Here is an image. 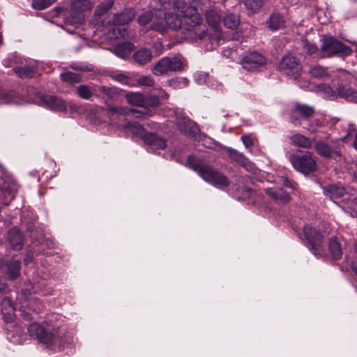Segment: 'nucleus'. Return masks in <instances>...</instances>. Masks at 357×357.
<instances>
[{
  "label": "nucleus",
  "mask_w": 357,
  "mask_h": 357,
  "mask_svg": "<svg viewBox=\"0 0 357 357\" xmlns=\"http://www.w3.org/2000/svg\"><path fill=\"white\" fill-rule=\"evenodd\" d=\"M28 331L47 349L54 351H63L73 342L72 335L63 328H45L36 322L31 323Z\"/></svg>",
  "instance_id": "obj_1"
},
{
  "label": "nucleus",
  "mask_w": 357,
  "mask_h": 357,
  "mask_svg": "<svg viewBox=\"0 0 357 357\" xmlns=\"http://www.w3.org/2000/svg\"><path fill=\"white\" fill-rule=\"evenodd\" d=\"M183 36L191 43L203 39L208 29L202 23V18L195 7L188 6L183 10Z\"/></svg>",
  "instance_id": "obj_2"
},
{
  "label": "nucleus",
  "mask_w": 357,
  "mask_h": 357,
  "mask_svg": "<svg viewBox=\"0 0 357 357\" xmlns=\"http://www.w3.org/2000/svg\"><path fill=\"white\" fill-rule=\"evenodd\" d=\"M187 164L203 180L218 188L223 189L230 185V181L226 175L200 158L189 155L187 158Z\"/></svg>",
  "instance_id": "obj_3"
},
{
  "label": "nucleus",
  "mask_w": 357,
  "mask_h": 357,
  "mask_svg": "<svg viewBox=\"0 0 357 357\" xmlns=\"http://www.w3.org/2000/svg\"><path fill=\"white\" fill-rule=\"evenodd\" d=\"M320 56L344 58L352 54L351 48L331 35H324L321 39Z\"/></svg>",
  "instance_id": "obj_4"
},
{
  "label": "nucleus",
  "mask_w": 357,
  "mask_h": 357,
  "mask_svg": "<svg viewBox=\"0 0 357 357\" xmlns=\"http://www.w3.org/2000/svg\"><path fill=\"white\" fill-rule=\"evenodd\" d=\"M185 60L181 55L165 56L160 59L152 68V73L156 76L167 74L169 71L181 72L184 70Z\"/></svg>",
  "instance_id": "obj_5"
},
{
  "label": "nucleus",
  "mask_w": 357,
  "mask_h": 357,
  "mask_svg": "<svg viewBox=\"0 0 357 357\" xmlns=\"http://www.w3.org/2000/svg\"><path fill=\"white\" fill-rule=\"evenodd\" d=\"M289 160L296 170L304 174H310L317 168V162L310 152L292 154Z\"/></svg>",
  "instance_id": "obj_6"
},
{
  "label": "nucleus",
  "mask_w": 357,
  "mask_h": 357,
  "mask_svg": "<svg viewBox=\"0 0 357 357\" xmlns=\"http://www.w3.org/2000/svg\"><path fill=\"white\" fill-rule=\"evenodd\" d=\"M174 114L176 126L182 134L188 137H195L200 132L197 123L186 116L182 110L176 109Z\"/></svg>",
  "instance_id": "obj_7"
},
{
  "label": "nucleus",
  "mask_w": 357,
  "mask_h": 357,
  "mask_svg": "<svg viewBox=\"0 0 357 357\" xmlns=\"http://www.w3.org/2000/svg\"><path fill=\"white\" fill-rule=\"evenodd\" d=\"M314 114L312 107L296 102L289 113V121L295 126H300L302 120H308Z\"/></svg>",
  "instance_id": "obj_8"
},
{
  "label": "nucleus",
  "mask_w": 357,
  "mask_h": 357,
  "mask_svg": "<svg viewBox=\"0 0 357 357\" xmlns=\"http://www.w3.org/2000/svg\"><path fill=\"white\" fill-rule=\"evenodd\" d=\"M303 234L311 246V250L315 255L322 250L323 235L315 228L306 225L303 228Z\"/></svg>",
  "instance_id": "obj_9"
},
{
  "label": "nucleus",
  "mask_w": 357,
  "mask_h": 357,
  "mask_svg": "<svg viewBox=\"0 0 357 357\" xmlns=\"http://www.w3.org/2000/svg\"><path fill=\"white\" fill-rule=\"evenodd\" d=\"M280 69L285 71L287 74L291 73L294 79H296L301 75V65L296 56L287 54L282 57L280 64Z\"/></svg>",
  "instance_id": "obj_10"
},
{
  "label": "nucleus",
  "mask_w": 357,
  "mask_h": 357,
  "mask_svg": "<svg viewBox=\"0 0 357 357\" xmlns=\"http://www.w3.org/2000/svg\"><path fill=\"white\" fill-rule=\"evenodd\" d=\"M266 58L257 52H252L245 54L241 60L243 68L248 71L257 70L266 63Z\"/></svg>",
  "instance_id": "obj_11"
},
{
  "label": "nucleus",
  "mask_w": 357,
  "mask_h": 357,
  "mask_svg": "<svg viewBox=\"0 0 357 357\" xmlns=\"http://www.w3.org/2000/svg\"><path fill=\"white\" fill-rule=\"evenodd\" d=\"M7 240L14 250H20L24 246V236L22 231L17 227H12L8 232Z\"/></svg>",
  "instance_id": "obj_12"
},
{
  "label": "nucleus",
  "mask_w": 357,
  "mask_h": 357,
  "mask_svg": "<svg viewBox=\"0 0 357 357\" xmlns=\"http://www.w3.org/2000/svg\"><path fill=\"white\" fill-rule=\"evenodd\" d=\"M40 101L49 109L59 112L66 111L68 106L65 100L55 96L43 95Z\"/></svg>",
  "instance_id": "obj_13"
},
{
  "label": "nucleus",
  "mask_w": 357,
  "mask_h": 357,
  "mask_svg": "<svg viewBox=\"0 0 357 357\" xmlns=\"http://www.w3.org/2000/svg\"><path fill=\"white\" fill-rule=\"evenodd\" d=\"M130 112L132 114H142L137 109H129L126 107L108 106L107 109L105 110L106 116L112 122L114 123L118 121L121 116H126Z\"/></svg>",
  "instance_id": "obj_14"
},
{
  "label": "nucleus",
  "mask_w": 357,
  "mask_h": 357,
  "mask_svg": "<svg viewBox=\"0 0 357 357\" xmlns=\"http://www.w3.org/2000/svg\"><path fill=\"white\" fill-rule=\"evenodd\" d=\"M226 151L229 157L234 162L242 166L248 172L253 171L254 164L251 162L244 155H243V153L230 147L226 148Z\"/></svg>",
  "instance_id": "obj_15"
},
{
  "label": "nucleus",
  "mask_w": 357,
  "mask_h": 357,
  "mask_svg": "<svg viewBox=\"0 0 357 357\" xmlns=\"http://www.w3.org/2000/svg\"><path fill=\"white\" fill-rule=\"evenodd\" d=\"M136 16V13L132 8L124 10L121 13L114 14L108 24L115 26L124 25L132 21Z\"/></svg>",
  "instance_id": "obj_16"
},
{
  "label": "nucleus",
  "mask_w": 357,
  "mask_h": 357,
  "mask_svg": "<svg viewBox=\"0 0 357 357\" xmlns=\"http://www.w3.org/2000/svg\"><path fill=\"white\" fill-rule=\"evenodd\" d=\"M337 91L340 98L357 103V84L354 86L349 84L339 85Z\"/></svg>",
  "instance_id": "obj_17"
},
{
  "label": "nucleus",
  "mask_w": 357,
  "mask_h": 357,
  "mask_svg": "<svg viewBox=\"0 0 357 357\" xmlns=\"http://www.w3.org/2000/svg\"><path fill=\"white\" fill-rule=\"evenodd\" d=\"M152 59V51L147 47L139 48L132 56L133 62L139 66H144L150 63Z\"/></svg>",
  "instance_id": "obj_18"
},
{
  "label": "nucleus",
  "mask_w": 357,
  "mask_h": 357,
  "mask_svg": "<svg viewBox=\"0 0 357 357\" xmlns=\"http://www.w3.org/2000/svg\"><path fill=\"white\" fill-rule=\"evenodd\" d=\"M142 138L145 144L157 149H164L167 145L163 137L154 132H146Z\"/></svg>",
  "instance_id": "obj_19"
},
{
  "label": "nucleus",
  "mask_w": 357,
  "mask_h": 357,
  "mask_svg": "<svg viewBox=\"0 0 357 357\" xmlns=\"http://www.w3.org/2000/svg\"><path fill=\"white\" fill-rule=\"evenodd\" d=\"M1 314L3 320L6 323H11L15 319V307L12 301L8 297H5L1 301Z\"/></svg>",
  "instance_id": "obj_20"
},
{
  "label": "nucleus",
  "mask_w": 357,
  "mask_h": 357,
  "mask_svg": "<svg viewBox=\"0 0 357 357\" xmlns=\"http://www.w3.org/2000/svg\"><path fill=\"white\" fill-rule=\"evenodd\" d=\"M4 266L5 273L10 280H15L20 275L21 261L20 259L12 258L6 263Z\"/></svg>",
  "instance_id": "obj_21"
},
{
  "label": "nucleus",
  "mask_w": 357,
  "mask_h": 357,
  "mask_svg": "<svg viewBox=\"0 0 357 357\" xmlns=\"http://www.w3.org/2000/svg\"><path fill=\"white\" fill-rule=\"evenodd\" d=\"M265 192L272 199L281 204H286L291 199L289 195L280 188H266Z\"/></svg>",
  "instance_id": "obj_22"
},
{
  "label": "nucleus",
  "mask_w": 357,
  "mask_h": 357,
  "mask_svg": "<svg viewBox=\"0 0 357 357\" xmlns=\"http://www.w3.org/2000/svg\"><path fill=\"white\" fill-rule=\"evenodd\" d=\"M174 12H169L166 13L165 15V20L166 22V24L172 29L174 31L181 30V33L183 34V22H182V17L180 18Z\"/></svg>",
  "instance_id": "obj_23"
},
{
  "label": "nucleus",
  "mask_w": 357,
  "mask_h": 357,
  "mask_svg": "<svg viewBox=\"0 0 357 357\" xmlns=\"http://www.w3.org/2000/svg\"><path fill=\"white\" fill-rule=\"evenodd\" d=\"M160 9L165 10L182 11L185 3L183 0H159Z\"/></svg>",
  "instance_id": "obj_24"
},
{
  "label": "nucleus",
  "mask_w": 357,
  "mask_h": 357,
  "mask_svg": "<svg viewBox=\"0 0 357 357\" xmlns=\"http://www.w3.org/2000/svg\"><path fill=\"white\" fill-rule=\"evenodd\" d=\"M323 189L324 194L331 199L340 198L346 193L344 187L336 184L329 185Z\"/></svg>",
  "instance_id": "obj_25"
},
{
  "label": "nucleus",
  "mask_w": 357,
  "mask_h": 357,
  "mask_svg": "<svg viewBox=\"0 0 357 357\" xmlns=\"http://www.w3.org/2000/svg\"><path fill=\"white\" fill-rule=\"evenodd\" d=\"M291 144L302 149H310L312 145V141L306 136L296 133L290 137Z\"/></svg>",
  "instance_id": "obj_26"
},
{
  "label": "nucleus",
  "mask_w": 357,
  "mask_h": 357,
  "mask_svg": "<svg viewBox=\"0 0 357 357\" xmlns=\"http://www.w3.org/2000/svg\"><path fill=\"white\" fill-rule=\"evenodd\" d=\"M17 76L21 79L32 78L36 73V68L34 66H24L15 67L13 69Z\"/></svg>",
  "instance_id": "obj_27"
},
{
  "label": "nucleus",
  "mask_w": 357,
  "mask_h": 357,
  "mask_svg": "<svg viewBox=\"0 0 357 357\" xmlns=\"http://www.w3.org/2000/svg\"><path fill=\"white\" fill-rule=\"evenodd\" d=\"M134 48V44L127 41L115 46L114 52L117 56L121 59H126L129 56Z\"/></svg>",
  "instance_id": "obj_28"
},
{
  "label": "nucleus",
  "mask_w": 357,
  "mask_h": 357,
  "mask_svg": "<svg viewBox=\"0 0 357 357\" xmlns=\"http://www.w3.org/2000/svg\"><path fill=\"white\" fill-rule=\"evenodd\" d=\"M328 250L333 259L338 260L342 257V250L341 245L335 236H332L329 238Z\"/></svg>",
  "instance_id": "obj_29"
},
{
  "label": "nucleus",
  "mask_w": 357,
  "mask_h": 357,
  "mask_svg": "<svg viewBox=\"0 0 357 357\" xmlns=\"http://www.w3.org/2000/svg\"><path fill=\"white\" fill-rule=\"evenodd\" d=\"M65 15L66 22L70 24H82L84 21V13L75 10L71 5L70 10Z\"/></svg>",
  "instance_id": "obj_30"
},
{
  "label": "nucleus",
  "mask_w": 357,
  "mask_h": 357,
  "mask_svg": "<svg viewBox=\"0 0 357 357\" xmlns=\"http://www.w3.org/2000/svg\"><path fill=\"white\" fill-rule=\"evenodd\" d=\"M285 20L284 17L279 13H272L268 19V28L272 31H275L284 26Z\"/></svg>",
  "instance_id": "obj_31"
},
{
  "label": "nucleus",
  "mask_w": 357,
  "mask_h": 357,
  "mask_svg": "<svg viewBox=\"0 0 357 357\" xmlns=\"http://www.w3.org/2000/svg\"><path fill=\"white\" fill-rule=\"evenodd\" d=\"M308 73L312 77L318 79H326L329 77L326 68L319 64L310 66Z\"/></svg>",
  "instance_id": "obj_32"
},
{
  "label": "nucleus",
  "mask_w": 357,
  "mask_h": 357,
  "mask_svg": "<svg viewBox=\"0 0 357 357\" xmlns=\"http://www.w3.org/2000/svg\"><path fill=\"white\" fill-rule=\"evenodd\" d=\"M221 18L220 13L215 10H209L206 13L207 23L215 30H218L221 22Z\"/></svg>",
  "instance_id": "obj_33"
},
{
  "label": "nucleus",
  "mask_w": 357,
  "mask_h": 357,
  "mask_svg": "<svg viewBox=\"0 0 357 357\" xmlns=\"http://www.w3.org/2000/svg\"><path fill=\"white\" fill-rule=\"evenodd\" d=\"M314 147L317 153L321 156L326 158L332 157V149L325 142L322 140L317 141Z\"/></svg>",
  "instance_id": "obj_34"
},
{
  "label": "nucleus",
  "mask_w": 357,
  "mask_h": 357,
  "mask_svg": "<svg viewBox=\"0 0 357 357\" xmlns=\"http://www.w3.org/2000/svg\"><path fill=\"white\" fill-rule=\"evenodd\" d=\"M20 102L15 92L0 89V103H15Z\"/></svg>",
  "instance_id": "obj_35"
},
{
  "label": "nucleus",
  "mask_w": 357,
  "mask_h": 357,
  "mask_svg": "<svg viewBox=\"0 0 357 357\" xmlns=\"http://www.w3.org/2000/svg\"><path fill=\"white\" fill-rule=\"evenodd\" d=\"M76 93L80 98L87 100H91L96 96L92 88L86 84L78 86L76 89Z\"/></svg>",
  "instance_id": "obj_36"
},
{
  "label": "nucleus",
  "mask_w": 357,
  "mask_h": 357,
  "mask_svg": "<svg viewBox=\"0 0 357 357\" xmlns=\"http://www.w3.org/2000/svg\"><path fill=\"white\" fill-rule=\"evenodd\" d=\"M114 1L113 0H105L100 3H99L94 11V16L98 19V17H100L105 15L113 6Z\"/></svg>",
  "instance_id": "obj_37"
},
{
  "label": "nucleus",
  "mask_w": 357,
  "mask_h": 357,
  "mask_svg": "<svg viewBox=\"0 0 357 357\" xmlns=\"http://www.w3.org/2000/svg\"><path fill=\"white\" fill-rule=\"evenodd\" d=\"M100 93L109 100H114L118 98L120 91L114 86L108 87L102 86L99 87Z\"/></svg>",
  "instance_id": "obj_38"
},
{
  "label": "nucleus",
  "mask_w": 357,
  "mask_h": 357,
  "mask_svg": "<svg viewBox=\"0 0 357 357\" xmlns=\"http://www.w3.org/2000/svg\"><path fill=\"white\" fill-rule=\"evenodd\" d=\"M126 101L132 105L143 107L144 94L142 93L129 92L126 95Z\"/></svg>",
  "instance_id": "obj_39"
},
{
  "label": "nucleus",
  "mask_w": 357,
  "mask_h": 357,
  "mask_svg": "<svg viewBox=\"0 0 357 357\" xmlns=\"http://www.w3.org/2000/svg\"><path fill=\"white\" fill-rule=\"evenodd\" d=\"M93 3L89 0H73L71 6L75 10L82 13L90 10L93 7Z\"/></svg>",
  "instance_id": "obj_40"
},
{
  "label": "nucleus",
  "mask_w": 357,
  "mask_h": 357,
  "mask_svg": "<svg viewBox=\"0 0 357 357\" xmlns=\"http://www.w3.org/2000/svg\"><path fill=\"white\" fill-rule=\"evenodd\" d=\"M224 25L230 29H236L240 24V17L238 15L231 13L223 18Z\"/></svg>",
  "instance_id": "obj_41"
},
{
  "label": "nucleus",
  "mask_w": 357,
  "mask_h": 357,
  "mask_svg": "<svg viewBox=\"0 0 357 357\" xmlns=\"http://www.w3.org/2000/svg\"><path fill=\"white\" fill-rule=\"evenodd\" d=\"M61 79L68 84H75L82 82V75L70 71L62 73L60 75Z\"/></svg>",
  "instance_id": "obj_42"
},
{
  "label": "nucleus",
  "mask_w": 357,
  "mask_h": 357,
  "mask_svg": "<svg viewBox=\"0 0 357 357\" xmlns=\"http://www.w3.org/2000/svg\"><path fill=\"white\" fill-rule=\"evenodd\" d=\"M143 107H156L160 105V100L157 96L154 95H144Z\"/></svg>",
  "instance_id": "obj_43"
},
{
  "label": "nucleus",
  "mask_w": 357,
  "mask_h": 357,
  "mask_svg": "<svg viewBox=\"0 0 357 357\" xmlns=\"http://www.w3.org/2000/svg\"><path fill=\"white\" fill-rule=\"evenodd\" d=\"M56 0H32L31 7L35 10H44L51 6Z\"/></svg>",
  "instance_id": "obj_44"
},
{
  "label": "nucleus",
  "mask_w": 357,
  "mask_h": 357,
  "mask_svg": "<svg viewBox=\"0 0 357 357\" xmlns=\"http://www.w3.org/2000/svg\"><path fill=\"white\" fill-rule=\"evenodd\" d=\"M125 128L128 129L131 132L137 135H141L142 137V135L144 134V128L141 125L135 122H128L125 126Z\"/></svg>",
  "instance_id": "obj_45"
},
{
  "label": "nucleus",
  "mask_w": 357,
  "mask_h": 357,
  "mask_svg": "<svg viewBox=\"0 0 357 357\" xmlns=\"http://www.w3.org/2000/svg\"><path fill=\"white\" fill-rule=\"evenodd\" d=\"M244 3L248 9L255 12L261 8L263 1L262 0H245Z\"/></svg>",
  "instance_id": "obj_46"
},
{
  "label": "nucleus",
  "mask_w": 357,
  "mask_h": 357,
  "mask_svg": "<svg viewBox=\"0 0 357 357\" xmlns=\"http://www.w3.org/2000/svg\"><path fill=\"white\" fill-rule=\"evenodd\" d=\"M110 77L112 79L123 84H129L130 80L128 76L123 73H113Z\"/></svg>",
  "instance_id": "obj_47"
},
{
  "label": "nucleus",
  "mask_w": 357,
  "mask_h": 357,
  "mask_svg": "<svg viewBox=\"0 0 357 357\" xmlns=\"http://www.w3.org/2000/svg\"><path fill=\"white\" fill-rule=\"evenodd\" d=\"M153 17V14L150 11H147L140 15L137 17V22L141 25H146L149 23Z\"/></svg>",
  "instance_id": "obj_48"
},
{
  "label": "nucleus",
  "mask_w": 357,
  "mask_h": 357,
  "mask_svg": "<svg viewBox=\"0 0 357 357\" xmlns=\"http://www.w3.org/2000/svg\"><path fill=\"white\" fill-rule=\"evenodd\" d=\"M137 84L141 86H153L155 84L151 76H142L137 79Z\"/></svg>",
  "instance_id": "obj_49"
},
{
  "label": "nucleus",
  "mask_w": 357,
  "mask_h": 357,
  "mask_svg": "<svg viewBox=\"0 0 357 357\" xmlns=\"http://www.w3.org/2000/svg\"><path fill=\"white\" fill-rule=\"evenodd\" d=\"M321 126V122L319 119L310 121L305 128L310 133H315L318 128Z\"/></svg>",
  "instance_id": "obj_50"
},
{
  "label": "nucleus",
  "mask_w": 357,
  "mask_h": 357,
  "mask_svg": "<svg viewBox=\"0 0 357 357\" xmlns=\"http://www.w3.org/2000/svg\"><path fill=\"white\" fill-rule=\"evenodd\" d=\"M169 84L174 87H180L181 85L186 86L188 84L187 78L172 79L169 81Z\"/></svg>",
  "instance_id": "obj_51"
},
{
  "label": "nucleus",
  "mask_w": 357,
  "mask_h": 357,
  "mask_svg": "<svg viewBox=\"0 0 357 357\" xmlns=\"http://www.w3.org/2000/svg\"><path fill=\"white\" fill-rule=\"evenodd\" d=\"M40 250H38L37 251L36 250H28L26 252V255H25V257L24 258V262L26 265L30 264L31 262L33 261L34 257H35V255H36V252H40Z\"/></svg>",
  "instance_id": "obj_52"
},
{
  "label": "nucleus",
  "mask_w": 357,
  "mask_h": 357,
  "mask_svg": "<svg viewBox=\"0 0 357 357\" xmlns=\"http://www.w3.org/2000/svg\"><path fill=\"white\" fill-rule=\"evenodd\" d=\"M27 231L31 234V237L33 236V233L38 231V226L36 225V220L33 219L26 224Z\"/></svg>",
  "instance_id": "obj_53"
},
{
  "label": "nucleus",
  "mask_w": 357,
  "mask_h": 357,
  "mask_svg": "<svg viewBox=\"0 0 357 357\" xmlns=\"http://www.w3.org/2000/svg\"><path fill=\"white\" fill-rule=\"evenodd\" d=\"M151 29L160 33H165L167 30V26L161 22H153L151 25Z\"/></svg>",
  "instance_id": "obj_54"
},
{
  "label": "nucleus",
  "mask_w": 357,
  "mask_h": 357,
  "mask_svg": "<svg viewBox=\"0 0 357 357\" xmlns=\"http://www.w3.org/2000/svg\"><path fill=\"white\" fill-rule=\"evenodd\" d=\"M210 40H211L210 49L213 50L220 45V41L222 40V38L219 34H215L210 36Z\"/></svg>",
  "instance_id": "obj_55"
},
{
  "label": "nucleus",
  "mask_w": 357,
  "mask_h": 357,
  "mask_svg": "<svg viewBox=\"0 0 357 357\" xmlns=\"http://www.w3.org/2000/svg\"><path fill=\"white\" fill-rule=\"evenodd\" d=\"M241 140L246 148H250L254 145L252 138L250 135H243Z\"/></svg>",
  "instance_id": "obj_56"
},
{
  "label": "nucleus",
  "mask_w": 357,
  "mask_h": 357,
  "mask_svg": "<svg viewBox=\"0 0 357 357\" xmlns=\"http://www.w3.org/2000/svg\"><path fill=\"white\" fill-rule=\"evenodd\" d=\"M33 285L31 283L26 284V286L22 289V294L24 296L25 298H29L31 294Z\"/></svg>",
  "instance_id": "obj_57"
},
{
  "label": "nucleus",
  "mask_w": 357,
  "mask_h": 357,
  "mask_svg": "<svg viewBox=\"0 0 357 357\" xmlns=\"http://www.w3.org/2000/svg\"><path fill=\"white\" fill-rule=\"evenodd\" d=\"M305 48L307 50V53L311 55L318 52L319 51L318 47L314 44L307 43L305 45Z\"/></svg>",
  "instance_id": "obj_58"
},
{
  "label": "nucleus",
  "mask_w": 357,
  "mask_h": 357,
  "mask_svg": "<svg viewBox=\"0 0 357 357\" xmlns=\"http://www.w3.org/2000/svg\"><path fill=\"white\" fill-rule=\"evenodd\" d=\"M33 244H34L36 246L40 245L42 247L41 250L43 251L45 250L44 246L45 245L46 247H50V245L52 244V242L45 239H43L42 241L40 242V244H38L36 241H33Z\"/></svg>",
  "instance_id": "obj_59"
},
{
  "label": "nucleus",
  "mask_w": 357,
  "mask_h": 357,
  "mask_svg": "<svg viewBox=\"0 0 357 357\" xmlns=\"http://www.w3.org/2000/svg\"><path fill=\"white\" fill-rule=\"evenodd\" d=\"M282 183H283L284 185H285L287 188H291V189L296 188V183H295L294 182L289 180L286 177L282 178Z\"/></svg>",
  "instance_id": "obj_60"
},
{
  "label": "nucleus",
  "mask_w": 357,
  "mask_h": 357,
  "mask_svg": "<svg viewBox=\"0 0 357 357\" xmlns=\"http://www.w3.org/2000/svg\"><path fill=\"white\" fill-rule=\"evenodd\" d=\"M8 286L4 278L0 277V293L4 294L6 292Z\"/></svg>",
  "instance_id": "obj_61"
},
{
  "label": "nucleus",
  "mask_w": 357,
  "mask_h": 357,
  "mask_svg": "<svg viewBox=\"0 0 357 357\" xmlns=\"http://www.w3.org/2000/svg\"><path fill=\"white\" fill-rule=\"evenodd\" d=\"M323 91L329 97H335V91L329 86L324 85L323 86Z\"/></svg>",
  "instance_id": "obj_62"
},
{
  "label": "nucleus",
  "mask_w": 357,
  "mask_h": 357,
  "mask_svg": "<svg viewBox=\"0 0 357 357\" xmlns=\"http://www.w3.org/2000/svg\"><path fill=\"white\" fill-rule=\"evenodd\" d=\"M349 135L351 136H354V145L355 149H357V130H354L353 131H351L349 133Z\"/></svg>",
  "instance_id": "obj_63"
},
{
  "label": "nucleus",
  "mask_w": 357,
  "mask_h": 357,
  "mask_svg": "<svg viewBox=\"0 0 357 357\" xmlns=\"http://www.w3.org/2000/svg\"><path fill=\"white\" fill-rule=\"evenodd\" d=\"M350 267L353 272L357 275V260L353 261L351 263Z\"/></svg>",
  "instance_id": "obj_64"
}]
</instances>
